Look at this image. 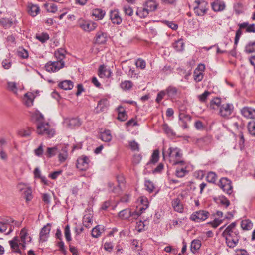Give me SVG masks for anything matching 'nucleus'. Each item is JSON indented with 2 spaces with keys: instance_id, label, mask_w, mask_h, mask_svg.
Instances as JSON below:
<instances>
[{
  "instance_id": "1",
  "label": "nucleus",
  "mask_w": 255,
  "mask_h": 255,
  "mask_svg": "<svg viewBox=\"0 0 255 255\" xmlns=\"http://www.w3.org/2000/svg\"><path fill=\"white\" fill-rule=\"evenodd\" d=\"M236 223H232L222 233V236L226 239L227 245L230 248L236 247L239 242L240 236L239 231L236 228Z\"/></svg>"
},
{
  "instance_id": "2",
  "label": "nucleus",
  "mask_w": 255,
  "mask_h": 255,
  "mask_svg": "<svg viewBox=\"0 0 255 255\" xmlns=\"http://www.w3.org/2000/svg\"><path fill=\"white\" fill-rule=\"evenodd\" d=\"M162 155L164 160H168L172 165L184 163L182 151L177 147H170L167 151L163 149Z\"/></svg>"
},
{
  "instance_id": "3",
  "label": "nucleus",
  "mask_w": 255,
  "mask_h": 255,
  "mask_svg": "<svg viewBox=\"0 0 255 255\" xmlns=\"http://www.w3.org/2000/svg\"><path fill=\"white\" fill-rule=\"evenodd\" d=\"M36 119L38 121L37 124V133L39 135H44L51 138L55 134V131L50 128L47 122H43V116L41 113L36 114Z\"/></svg>"
},
{
  "instance_id": "4",
  "label": "nucleus",
  "mask_w": 255,
  "mask_h": 255,
  "mask_svg": "<svg viewBox=\"0 0 255 255\" xmlns=\"http://www.w3.org/2000/svg\"><path fill=\"white\" fill-rule=\"evenodd\" d=\"M193 11L198 16L206 14L208 10V4L205 0H196L192 4Z\"/></svg>"
},
{
  "instance_id": "5",
  "label": "nucleus",
  "mask_w": 255,
  "mask_h": 255,
  "mask_svg": "<svg viewBox=\"0 0 255 255\" xmlns=\"http://www.w3.org/2000/svg\"><path fill=\"white\" fill-rule=\"evenodd\" d=\"M19 222L14 221L13 219L10 218L6 220L4 222H0V233L5 232L7 228L9 230L6 233V235H9L13 230L14 226H19Z\"/></svg>"
},
{
  "instance_id": "6",
  "label": "nucleus",
  "mask_w": 255,
  "mask_h": 255,
  "mask_svg": "<svg viewBox=\"0 0 255 255\" xmlns=\"http://www.w3.org/2000/svg\"><path fill=\"white\" fill-rule=\"evenodd\" d=\"M65 65L64 61H49L45 65V70L49 72H56L63 68Z\"/></svg>"
},
{
  "instance_id": "7",
  "label": "nucleus",
  "mask_w": 255,
  "mask_h": 255,
  "mask_svg": "<svg viewBox=\"0 0 255 255\" xmlns=\"http://www.w3.org/2000/svg\"><path fill=\"white\" fill-rule=\"evenodd\" d=\"M220 186L222 190L228 195L233 193V186L232 181L227 178L223 177L220 180Z\"/></svg>"
},
{
  "instance_id": "8",
  "label": "nucleus",
  "mask_w": 255,
  "mask_h": 255,
  "mask_svg": "<svg viewBox=\"0 0 255 255\" xmlns=\"http://www.w3.org/2000/svg\"><path fill=\"white\" fill-rule=\"evenodd\" d=\"M209 215L208 212L205 210H199L193 213L190 216V219L196 222L205 220Z\"/></svg>"
},
{
  "instance_id": "9",
  "label": "nucleus",
  "mask_w": 255,
  "mask_h": 255,
  "mask_svg": "<svg viewBox=\"0 0 255 255\" xmlns=\"http://www.w3.org/2000/svg\"><path fill=\"white\" fill-rule=\"evenodd\" d=\"M234 107L232 104L225 103L222 104L219 108V114L224 118H228L232 113Z\"/></svg>"
},
{
  "instance_id": "10",
  "label": "nucleus",
  "mask_w": 255,
  "mask_h": 255,
  "mask_svg": "<svg viewBox=\"0 0 255 255\" xmlns=\"http://www.w3.org/2000/svg\"><path fill=\"white\" fill-rule=\"evenodd\" d=\"M78 24L81 28L87 32L94 30L97 27V24L95 22L82 19L79 21Z\"/></svg>"
},
{
  "instance_id": "11",
  "label": "nucleus",
  "mask_w": 255,
  "mask_h": 255,
  "mask_svg": "<svg viewBox=\"0 0 255 255\" xmlns=\"http://www.w3.org/2000/svg\"><path fill=\"white\" fill-rule=\"evenodd\" d=\"M89 158L86 156H82L77 160L76 167L80 170H86L89 167Z\"/></svg>"
},
{
  "instance_id": "12",
  "label": "nucleus",
  "mask_w": 255,
  "mask_h": 255,
  "mask_svg": "<svg viewBox=\"0 0 255 255\" xmlns=\"http://www.w3.org/2000/svg\"><path fill=\"white\" fill-rule=\"evenodd\" d=\"M51 230V224L47 223L41 230L39 234V241L45 242L48 239Z\"/></svg>"
},
{
  "instance_id": "13",
  "label": "nucleus",
  "mask_w": 255,
  "mask_h": 255,
  "mask_svg": "<svg viewBox=\"0 0 255 255\" xmlns=\"http://www.w3.org/2000/svg\"><path fill=\"white\" fill-rule=\"evenodd\" d=\"M175 170V175L177 177L182 178L188 173L187 170V165L185 161L183 164H178Z\"/></svg>"
},
{
  "instance_id": "14",
  "label": "nucleus",
  "mask_w": 255,
  "mask_h": 255,
  "mask_svg": "<svg viewBox=\"0 0 255 255\" xmlns=\"http://www.w3.org/2000/svg\"><path fill=\"white\" fill-rule=\"evenodd\" d=\"M212 9L215 12L223 11L225 9L226 5L224 1L221 0H216L211 3Z\"/></svg>"
},
{
  "instance_id": "15",
  "label": "nucleus",
  "mask_w": 255,
  "mask_h": 255,
  "mask_svg": "<svg viewBox=\"0 0 255 255\" xmlns=\"http://www.w3.org/2000/svg\"><path fill=\"white\" fill-rule=\"evenodd\" d=\"M64 123L66 125V126L71 128L79 126L81 125L80 121L77 118L66 119Z\"/></svg>"
},
{
  "instance_id": "16",
  "label": "nucleus",
  "mask_w": 255,
  "mask_h": 255,
  "mask_svg": "<svg viewBox=\"0 0 255 255\" xmlns=\"http://www.w3.org/2000/svg\"><path fill=\"white\" fill-rule=\"evenodd\" d=\"M242 114L250 119H255V109L251 107H245L241 110Z\"/></svg>"
},
{
  "instance_id": "17",
  "label": "nucleus",
  "mask_w": 255,
  "mask_h": 255,
  "mask_svg": "<svg viewBox=\"0 0 255 255\" xmlns=\"http://www.w3.org/2000/svg\"><path fill=\"white\" fill-rule=\"evenodd\" d=\"M27 11L29 15L32 17H35L39 13L40 8L36 5L32 3H28Z\"/></svg>"
},
{
  "instance_id": "18",
  "label": "nucleus",
  "mask_w": 255,
  "mask_h": 255,
  "mask_svg": "<svg viewBox=\"0 0 255 255\" xmlns=\"http://www.w3.org/2000/svg\"><path fill=\"white\" fill-rule=\"evenodd\" d=\"M110 19L114 24H120L122 22V18L117 10H114L110 12Z\"/></svg>"
},
{
  "instance_id": "19",
  "label": "nucleus",
  "mask_w": 255,
  "mask_h": 255,
  "mask_svg": "<svg viewBox=\"0 0 255 255\" xmlns=\"http://www.w3.org/2000/svg\"><path fill=\"white\" fill-rule=\"evenodd\" d=\"M107 39L106 33L102 31H99L97 33L95 38V42L98 44H104Z\"/></svg>"
},
{
  "instance_id": "20",
  "label": "nucleus",
  "mask_w": 255,
  "mask_h": 255,
  "mask_svg": "<svg viewBox=\"0 0 255 255\" xmlns=\"http://www.w3.org/2000/svg\"><path fill=\"white\" fill-rule=\"evenodd\" d=\"M172 206L174 210L179 213H182L183 211V206L180 200L177 198L174 199L172 201Z\"/></svg>"
},
{
  "instance_id": "21",
  "label": "nucleus",
  "mask_w": 255,
  "mask_h": 255,
  "mask_svg": "<svg viewBox=\"0 0 255 255\" xmlns=\"http://www.w3.org/2000/svg\"><path fill=\"white\" fill-rule=\"evenodd\" d=\"M111 74L110 69L106 68L104 65H100L99 68L98 75L101 78H109Z\"/></svg>"
},
{
  "instance_id": "22",
  "label": "nucleus",
  "mask_w": 255,
  "mask_h": 255,
  "mask_svg": "<svg viewBox=\"0 0 255 255\" xmlns=\"http://www.w3.org/2000/svg\"><path fill=\"white\" fill-rule=\"evenodd\" d=\"M249 23L248 22H243L239 25L240 28L236 31V36L235 38L234 44L236 46L238 44L239 40L242 34L241 29L247 28Z\"/></svg>"
},
{
  "instance_id": "23",
  "label": "nucleus",
  "mask_w": 255,
  "mask_h": 255,
  "mask_svg": "<svg viewBox=\"0 0 255 255\" xmlns=\"http://www.w3.org/2000/svg\"><path fill=\"white\" fill-rule=\"evenodd\" d=\"M20 240L18 237H15L12 240L9 241V243L12 250L16 253H20V250L19 249Z\"/></svg>"
},
{
  "instance_id": "24",
  "label": "nucleus",
  "mask_w": 255,
  "mask_h": 255,
  "mask_svg": "<svg viewBox=\"0 0 255 255\" xmlns=\"http://www.w3.org/2000/svg\"><path fill=\"white\" fill-rule=\"evenodd\" d=\"M58 86L64 90H69L73 88V83L71 80H65L60 82L58 84Z\"/></svg>"
},
{
  "instance_id": "25",
  "label": "nucleus",
  "mask_w": 255,
  "mask_h": 255,
  "mask_svg": "<svg viewBox=\"0 0 255 255\" xmlns=\"http://www.w3.org/2000/svg\"><path fill=\"white\" fill-rule=\"evenodd\" d=\"M109 102L107 99H103L98 102L97 109L98 112H103L109 106Z\"/></svg>"
},
{
  "instance_id": "26",
  "label": "nucleus",
  "mask_w": 255,
  "mask_h": 255,
  "mask_svg": "<svg viewBox=\"0 0 255 255\" xmlns=\"http://www.w3.org/2000/svg\"><path fill=\"white\" fill-rule=\"evenodd\" d=\"M34 95L32 93H27L25 94L23 101L27 106H31L33 105Z\"/></svg>"
},
{
  "instance_id": "27",
  "label": "nucleus",
  "mask_w": 255,
  "mask_h": 255,
  "mask_svg": "<svg viewBox=\"0 0 255 255\" xmlns=\"http://www.w3.org/2000/svg\"><path fill=\"white\" fill-rule=\"evenodd\" d=\"M201 246V242L198 239L193 240L191 243L190 250L191 251L195 254L199 250Z\"/></svg>"
},
{
  "instance_id": "28",
  "label": "nucleus",
  "mask_w": 255,
  "mask_h": 255,
  "mask_svg": "<svg viewBox=\"0 0 255 255\" xmlns=\"http://www.w3.org/2000/svg\"><path fill=\"white\" fill-rule=\"evenodd\" d=\"M167 95L169 98H174L177 95L178 90V89L173 86H169L165 89Z\"/></svg>"
},
{
  "instance_id": "29",
  "label": "nucleus",
  "mask_w": 255,
  "mask_h": 255,
  "mask_svg": "<svg viewBox=\"0 0 255 255\" xmlns=\"http://www.w3.org/2000/svg\"><path fill=\"white\" fill-rule=\"evenodd\" d=\"M173 47L177 51H182L184 49V43L182 39L175 41L172 44Z\"/></svg>"
},
{
  "instance_id": "30",
  "label": "nucleus",
  "mask_w": 255,
  "mask_h": 255,
  "mask_svg": "<svg viewBox=\"0 0 255 255\" xmlns=\"http://www.w3.org/2000/svg\"><path fill=\"white\" fill-rule=\"evenodd\" d=\"M157 4L155 1L153 0H148L145 3V7L149 12H150L154 11L157 8Z\"/></svg>"
},
{
  "instance_id": "31",
  "label": "nucleus",
  "mask_w": 255,
  "mask_h": 255,
  "mask_svg": "<svg viewBox=\"0 0 255 255\" xmlns=\"http://www.w3.org/2000/svg\"><path fill=\"white\" fill-rule=\"evenodd\" d=\"M28 234L26 230L23 228L21 230L20 233V242H19L20 245H21L23 248H25L26 239Z\"/></svg>"
},
{
  "instance_id": "32",
  "label": "nucleus",
  "mask_w": 255,
  "mask_h": 255,
  "mask_svg": "<svg viewBox=\"0 0 255 255\" xmlns=\"http://www.w3.org/2000/svg\"><path fill=\"white\" fill-rule=\"evenodd\" d=\"M241 227L244 230H250L253 227V223L249 219H245L241 222Z\"/></svg>"
},
{
  "instance_id": "33",
  "label": "nucleus",
  "mask_w": 255,
  "mask_h": 255,
  "mask_svg": "<svg viewBox=\"0 0 255 255\" xmlns=\"http://www.w3.org/2000/svg\"><path fill=\"white\" fill-rule=\"evenodd\" d=\"M68 157V149L67 147L62 148L58 154V159L60 162H64Z\"/></svg>"
},
{
  "instance_id": "34",
  "label": "nucleus",
  "mask_w": 255,
  "mask_h": 255,
  "mask_svg": "<svg viewBox=\"0 0 255 255\" xmlns=\"http://www.w3.org/2000/svg\"><path fill=\"white\" fill-rule=\"evenodd\" d=\"M103 228L100 225H97L93 228L91 231V235L93 237L97 238L101 234Z\"/></svg>"
},
{
  "instance_id": "35",
  "label": "nucleus",
  "mask_w": 255,
  "mask_h": 255,
  "mask_svg": "<svg viewBox=\"0 0 255 255\" xmlns=\"http://www.w3.org/2000/svg\"><path fill=\"white\" fill-rule=\"evenodd\" d=\"M118 216L122 219H127L131 216V210L129 208L124 209L119 213Z\"/></svg>"
},
{
  "instance_id": "36",
  "label": "nucleus",
  "mask_w": 255,
  "mask_h": 255,
  "mask_svg": "<svg viewBox=\"0 0 255 255\" xmlns=\"http://www.w3.org/2000/svg\"><path fill=\"white\" fill-rule=\"evenodd\" d=\"M105 14V11L101 9H94L92 11V15L97 19H102Z\"/></svg>"
},
{
  "instance_id": "37",
  "label": "nucleus",
  "mask_w": 255,
  "mask_h": 255,
  "mask_svg": "<svg viewBox=\"0 0 255 255\" xmlns=\"http://www.w3.org/2000/svg\"><path fill=\"white\" fill-rule=\"evenodd\" d=\"M100 138L103 141L109 142L112 139V136L109 130H105L102 132L100 135Z\"/></svg>"
},
{
  "instance_id": "38",
  "label": "nucleus",
  "mask_w": 255,
  "mask_h": 255,
  "mask_svg": "<svg viewBox=\"0 0 255 255\" xmlns=\"http://www.w3.org/2000/svg\"><path fill=\"white\" fill-rule=\"evenodd\" d=\"M18 134L21 137H27L30 136L31 134V129L29 128H23L18 131Z\"/></svg>"
},
{
  "instance_id": "39",
  "label": "nucleus",
  "mask_w": 255,
  "mask_h": 255,
  "mask_svg": "<svg viewBox=\"0 0 255 255\" xmlns=\"http://www.w3.org/2000/svg\"><path fill=\"white\" fill-rule=\"evenodd\" d=\"M221 105V99L215 98L210 101L209 107L211 109H216L217 108H220Z\"/></svg>"
},
{
  "instance_id": "40",
  "label": "nucleus",
  "mask_w": 255,
  "mask_h": 255,
  "mask_svg": "<svg viewBox=\"0 0 255 255\" xmlns=\"http://www.w3.org/2000/svg\"><path fill=\"white\" fill-rule=\"evenodd\" d=\"M118 110V119L121 121H125L127 120L128 116L123 109L122 107H119Z\"/></svg>"
},
{
  "instance_id": "41",
  "label": "nucleus",
  "mask_w": 255,
  "mask_h": 255,
  "mask_svg": "<svg viewBox=\"0 0 255 255\" xmlns=\"http://www.w3.org/2000/svg\"><path fill=\"white\" fill-rule=\"evenodd\" d=\"M245 51L247 53L255 52V41L249 42L246 45Z\"/></svg>"
},
{
  "instance_id": "42",
  "label": "nucleus",
  "mask_w": 255,
  "mask_h": 255,
  "mask_svg": "<svg viewBox=\"0 0 255 255\" xmlns=\"http://www.w3.org/2000/svg\"><path fill=\"white\" fill-rule=\"evenodd\" d=\"M149 11L147 10L145 7L143 8H138L136 14L141 18H145L149 14Z\"/></svg>"
},
{
  "instance_id": "43",
  "label": "nucleus",
  "mask_w": 255,
  "mask_h": 255,
  "mask_svg": "<svg viewBox=\"0 0 255 255\" xmlns=\"http://www.w3.org/2000/svg\"><path fill=\"white\" fill-rule=\"evenodd\" d=\"M65 52L63 49L58 50L55 52L54 55L57 61H64L63 60L65 58Z\"/></svg>"
},
{
  "instance_id": "44",
  "label": "nucleus",
  "mask_w": 255,
  "mask_h": 255,
  "mask_svg": "<svg viewBox=\"0 0 255 255\" xmlns=\"http://www.w3.org/2000/svg\"><path fill=\"white\" fill-rule=\"evenodd\" d=\"M140 202L143 205L141 207H139V213H141V214L143 213V212L148 208V202L147 198H144V197L141 198Z\"/></svg>"
},
{
  "instance_id": "45",
  "label": "nucleus",
  "mask_w": 255,
  "mask_h": 255,
  "mask_svg": "<svg viewBox=\"0 0 255 255\" xmlns=\"http://www.w3.org/2000/svg\"><path fill=\"white\" fill-rule=\"evenodd\" d=\"M17 55L22 59H26L29 56L28 51L22 48H19L17 50Z\"/></svg>"
},
{
  "instance_id": "46",
  "label": "nucleus",
  "mask_w": 255,
  "mask_h": 255,
  "mask_svg": "<svg viewBox=\"0 0 255 255\" xmlns=\"http://www.w3.org/2000/svg\"><path fill=\"white\" fill-rule=\"evenodd\" d=\"M207 181L210 183H215L217 180V175L214 172H209L206 176Z\"/></svg>"
},
{
  "instance_id": "47",
  "label": "nucleus",
  "mask_w": 255,
  "mask_h": 255,
  "mask_svg": "<svg viewBox=\"0 0 255 255\" xmlns=\"http://www.w3.org/2000/svg\"><path fill=\"white\" fill-rule=\"evenodd\" d=\"M132 83L130 81L128 80L124 81V82H122L120 84L121 88L125 90L130 89L132 87Z\"/></svg>"
},
{
  "instance_id": "48",
  "label": "nucleus",
  "mask_w": 255,
  "mask_h": 255,
  "mask_svg": "<svg viewBox=\"0 0 255 255\" xmlns=\"http://www.w3.org/2000/svg\"><path fill=\"white\" fill-rule=\"evenodd\" d=\"M23 194L26 202H29L32 199V191L30 188H26L24 190Z\"/></svg>"
},
{
  "instance_id": "49",
  "label": "nucleus",
  "mask_w": 255,
  "mask_h": 255,
  "mask_svg": "<svg viewBox=\"0 0 255 255\" xmlns=\"http://www.w3.org/2000/svg\"><path fill=\"white\" fill-rule=\"evenodd\" d=\"M159 158V151L158 149L154 150L152 154L150 162L155 163L157 162Z\"/></svg>"
},
{
  "instance_id": "50",
  "label": "nucleus",
  "mask_w": 255,
  "mask_h": 255,
  "mask_svg": "<svg viewBox=\"0 0 255 255\" xmlns=\"http://www.w3.org/2000/svg\"><path fill=\"white\" fill-rule=\"evenodd\" d=\"M179 119L180 122H184L185 123V122L190 121L191 119V117L188 114L182 112L180 113L179 115Z\"/></svg>"
},
{
  "instance_id": "51",
  "label": "nucleus",
  "mask_w": 255,
  "mask_h": 255,
  "mask_svg": "<svg viewBox=\"0 0 255 255\" xmlns=\"http://www.w3.org/2000/svg\"><path fill=\"white\" fill-rule=\"evenodd\" d=\"M233 8L237 14H240L243 12V5L241 3L237 2L235 3Z\"/></svg>"
},
{
  "instance_id": "52",
  "label": "nucleus",
  "mask_w": 255,
  "mask_h": 255,
  "mask_svg": "<svg viewBox=\"0 0 255 255\" xmlns=\"http://www.w3.org/2000/svg\"><path fill=\"white\" fill-rule=\"evenodd\" d=\"M203 73L201 71H198V70H195L194 72V79L196 82H200L202 81L203 78Z\"/></svg>"
},
{
  "instance_id": "53",
  "label": "nucleus",
  "mask_w": 255,
  "mask_h": 255,
  "mask_svg": "<svg viewBox=\"0 0 255 255\" xmlns=\"http://www.w3.org/2000/svg\"><path fill=\"white\" fill-rule=\"evenodd\" d=\"M56 149L55 147H48L45 154L47 157L50 158L55 155Z\"/></svg>"
},
{
  "instance_id": "54",
  "label": "nucleus",
  "mask_w": 255,
  "mask_h": 255,
  "mask_svg": "<svg viewBox=\"0 0 255 255\" xmlns=\"http://www.w3.org/2000/svg\"><path fill=\"white\" fill-rule=\"evenodd\" d=\"M248 128L249 133L255 136V122H250L248 123Z\"/></svg>"
},
{
  "instance_id": "55",
  "label": "nucleus",
  "mask_w": 255,
  "mask_h": 255,
  "mask_svg": "<svg viewBox=\"0 0 255 255\" xmlns=\"http://www.w3.org/2000/svg\"><path fill=\"white\" fill-rule=\"evenodd\" d=\"M36 38L37 39L39 40L42 43H44L48 40V39L49 38V35L48 34L45 33H43L41 34L37 35L36 36Z\"/></svg>"
},
{
  "instance_id": "56",
  "label": "nucleus",
  "mask_w": 255,
  "mask_h": 255,
  "mask_svg": "<svg viewBox=\"0 0 255 255\" xmlns=\"http://www.w3.org/2000/svg\"><path fill=\"white\" fill-rule=\"evenodd\" d=\"M210 94L211 92L205 91L203 94L198 96V99L201 102H205Z\"/></svg>"
},
{
  "instance_id": "57",
  "label": "nucleus",
  "mask_w": 255,
  "mask_h": 255,
  "mask_svg": "<svg viewBox=\"0 0 255 255\" xmlns=\"http://www.w3.org/2000/svg\"><path fill=\"white\" fill-rule=\"evenodd\" d=\"M135 65L137 68L144 69L146 67V62L144 60L138 58L136 61Z\"/></svg>"
},
{
  "instance_id": "58",
  "label": "nucleus",
  "mask_w": 255,
  "mask_h": 255,
  "mask_svg": "<svg viewBox=\"0 0 255 255\" xmlns=\"http://www.w3.org/2000/svg\"><path fill=\"white\" fill-rule=\"evenodd\" d=\"M64 235L67 241H70L71 240L70 226L68 224H67L65 227Z\"/></svg>"
},
{
  "instance_id": "59",
  "label": "nucleus",
  "mask_w": 255,
  "mask_h": 255,
  "mask_svg": "<svg viewBox=\"0 0 255 255\" xmlns=\"http://www.w3.org/2000/svg\"><path fill=\"white\" fill-rule=\"evenodd\" d=\"M34 154L36 156L41 157L44 152L43 144L41 143L38 148L35 149L34 151Z\"/></svg>"
},
{
  "instance_id": "60",
  "label": "nucleus",
  "mask_w": 255,
  "mask_h": 255,
  "mask_svg": "<svg viewBox=\"0 0 255 255\" xmlns=\"http://www.w3.org/2000/svg\"><path fill=\"white\" fill-rule=\"evenodd\" d=\"M114 246L112 242H106L103 245L104 250L108 252H111L113 249Z\"/></svg>"
},
{
  "instance_id": "61",
  "label": "nucleus",
  "mask_w": 255,
  "mask_h": 255,
  "mask_svg": "<svg viewBox=\"0 0 255 255\" xmlns=\"http://www.w3.org/2000/svg\"><path fill=\"white\" fill-rule=\"evenodd\" d=\"M145 186L147 190H148L150 193L153 192L155 188L153 183L150 181H146L145 182Z\"/></svg>"
},
{
  "instance_id": "62",
  "label": "nucleus",
  "mask_w": 255,
  "mask_h": 255,
  "mask_svg": "<svg viewBox=\"0 0 255 255\" xmlns=\"http://www.w3.org/2000/svg\"><path fill=\"white\" fill-rule=\"evenodd\" d=\"M167 94L165 90H162L160 92H159L157 94L156 101L157 103H160L161 100L164 98V96Z\"/></svg>"
},
{
  "instance_id": "63",
  "label": "nucleus",
  "mask_w": 255,
  "mask_h": 255,
  "mask_svg": "<svg viewBox=\"0 0 255 255\" xmlns=\"http://www.w3.org/2000/svg\"><path fill=\"white\" fill-rule=\"evenodd\" d=\"M8 89L16 93L17 92L16 84L13 82H9L7 83Z\"/></svg>"
},
{
  "instance_id": "64",
  "label": "nucleus",
  "mask_w": 255,
  "mask_h": 255,
  "mask_svg": "<svg viewBox=\"0 0 255 255\" xmlns=\"http://www.w3.org/2000/svg\"><path fill=\"white\" fill-rule=\"evenodd\" d=\"M124 11L126 15L131 16L133 14L132 9L128 5H125L124 8Z\"/></svg>"
}]
</instances>
